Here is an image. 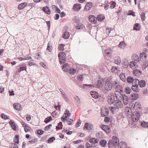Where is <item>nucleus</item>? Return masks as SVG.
Returning a JSON list of instances; mask_svg holds the SVG:
<instances>
[{
	"label": "nucleus",
	"instance_id": "obj_12",
	"mask_svg": "<svg viewBox=\"0 0 148 148\" xmlns=\"http://www.w3.org/2000/svg\"><path fill=\"white\" fill-rule=\"evenodd\" d=\"M131 108L126 107L125 108V112L126 115L128 117H130L132 114Z\"/></svg>",
	"mask_w": 148,
	"mask_h": 148
},
{
	"label": "nucleus",
	"instance_id": "obj_64",
	"mask_svg": "<svg viewBox=\"0 0 148 148\" xmlns=\"http://www.w3.org/2000/svg\"><path fill=\"white\" fill-rule=\"evenodd\" d=\"M75 99L77 103L79 104L80 103V99L77 96H76L75 97Z\"/></svg>",
	"mask_w": 148,
	"mask_h": 148
},
{
	"label": "nucleus",
	"instance_id": "obj_48",
	"mask_svg": "<svg viewBox=\"0 0 148 148\" xmlns=\"http://www.w3.org/2000/svg\"><path fill=\"white\" fill-rule=\"evenodd\" d=\"M56 139V138L54 137H51L49 138L47 141V142L49 143H52Z\"/></svg>",
	"mask_w": 148,
	"mask_h": 148
},
{
	"label": "nucleus",
	"instance_id": "obj_63",
	"mask_svg": "<svg viewBox=\"0 0 148 148\" xmlns=\"http://www.w3.org/2000/svg\"><path fill=\"white\" fill-rule=\"evenodd\" d=\"M52 126L51 124H49L47 126H46L44 128V130L46 131L48 130L49 129H51V127Z\"/></svg>",
	"mask_w": 148,
	"mask_h": 148
},
{
	"label": "nucleus",
	"instance_id": "obj_44",
	"mask_svg": "<svg viewBox=\"0 0 148 148\" xmlns=\"http://www.w3.org/2000/svg\"><path fill=\"white\" fill-rule=\"evenodd\" d=\"M119 77L123 81H125L126 80L125 77V74L123 73L120 74Z\"/></svg>",
	"mask_w": 148,
	"mask_h": 148
},
{
	"label": "nucleus",
	"instance_id": "obj_39",
	"mask_svg": "<svg viewBox=\"0 0 148 148\" xmlns=\"http://www.w3.org/2000/svg\"><path fill=\"white\" fill-rule=\"evenodd\" d=\"M104 18V16L103 15L100 14L97 16V19L99 21H101L103 20Z\"/></svg>",
	"mask_w": 148,
	"mask_h": 148
},
{
	"label": "nucleus",
	"instance_id": "obj_9",
	"mask_svg": "<svg viewBox=\"0 0 148 148\" xmlns=\"http://www.w3.org/2000/svg\"><path fill=\"white\" fill-rule=\"evenodd\" d=\"M113 104L114 106L118 108H121L123 107V104L122 102L120 100H115Z\"/></svg>",
	"mask_w": 148,
	"mask_h": 148
},
{
	"label": "nucleus",
	"instance_id": "obj_57",
	"mask_svg": "<svg viewBox=\"0 0 148 148\" xmlns=\"http://www.w3.org/2000/svg\"><path fill=\"white\" fill-rule=\"evenodd\" d=\"M141 125L143 127H148V123L145 121L142 122Z\"/></svg>",
	"mask_w": 148,
	"mask_h": 148
},
{
	"label": "nucleus",
	"instance_id": "obj_7",
	"mask_svg": "<svg viewBox=\"0 0 148 148\" xmlns=\"http://www.w3.org/2000/svg\"><path fill=\"white\" fill-rule=\"evenodd\" d=\"M108 110L105 107L102 108L101 109V114L102 116H105L108 114Z\"/></svg>",
	"mask_w": 148,
	"mask_h": 148
},
{
	"label": "nucleus",
	"instance_id": "obj_13",
	"mask_svg": "<svg viewBox=\"0 0 148 148\" xmlns=\"http://www.w3.org/2000/svg\"><path fill=\"white\" fill-rule=\"evenodd\" d=\"M101 127V129L107 133H109L111 131L110 127L108 125H102Z\"/></svg>",
	"mask_w": 148,
	"mask_h": 148
},
{
	"label": "nucleus",
	"instance_id": "obj_55",
	"mask_svg": "<svg viewBox=\"0 0 148 148\" xmlns=\"http://www.w3.org/2000/svg\"><path fill=\"white\" fill-rule=\"evenodd\" d=\"M113 29L111 27H107L106 30V32L107 34H109L111 31Z\"/></svg>",
	"mask_w": 148,
	"mask_h": 148
},
{
	"label": "nucleus",
	"instance_id": "obj_28",
	"mask_svg": "<svg viewBox=\"0 0 148 148\" xmlns=\"http://www.w3.org/2000/svg\"><path fill=\"white\" fill-rule=\"evenodd\" d=\"M122 64L123 66L125 68H127L129 65V63L128 60L126 59H124L123 61Z\"/></svg>",
	"mask_w": 148,
	"mask_h": 148
},
{
	"label": "nucleus",
	"instance_id": "obj_32",
	"mask_svg": "<svg viewBox=\"0 0 148 148\" xmlns=\"http://www.w3.org/2000/svg\"><path fill=\"white\" fill-rule=\"evenodd\" d=\"M133 73L135 76H138L141 75V72L139 70L136 69L133 71Z\"/></svg>",
	"mask_w": 148,
	"mask_h": 148
},
{
	"label": "nucleus",
	"instance_id": "obj_38",
	"mask_svg": "<svg viewBox=\"0 0 148 148\" xmlns=\"http://www.w3.org/2000/svg\"><path fill=\"white\" fill-rule=\"evenodd\" d=\"M0 116L2 119L4 120L10 119V116H9L3 113H1V114Z\"/></svg>",
	"mask_w": 148,
	"mask_h": 148
},
{
	"label": "nucleus",
	"instance_id": "obj_43",
	"mask_svg": "<svg viewBox=\"0 0 148 148\" xmlns=\"http://www.w3.org/2000/svg\"><path fill=\"white\" fill-rule=\"evenodd\" d=\"M98 141V139L93 138H91L89 140V141L90 143L94 144L97 143Z\"/></svg>",
	"mask_w": 148,
	"mask_h": 148
},
{
	"label": "nucleus",
	"instance_id": "obj_36",
	"mask_svg": "<svg viewBox=\"0 0 148 148\" xmlns=\"http://www.w3.org/2000/svg\"><path fill=\"white\" fill-rule=\"evenodd\" d=\"M52 120V117L51 116H49L45 119L44 122L46 123H47Z\"/></svg>",
	"mask_w": 148,
	"mask_h": 148
},
{
	"label": "nucleus",
	"instance_id": "obj_15",
	"mask_svg": "<svg viewBox=\"0 0 148 148\" xmlns=\"http://www.w3.org/2000/svg\"><path fill=\"white\" fill-rule=\"evenodd\" d=\"M123 103L125 105H127L129 101L128 97L125 95H123Z\"/></svg>",
	"mask_w": 148,
	"mask_h": 148
},
{
	"label": "nucleus",
	"instance_id": "obj_1",
	"mask_svg": "<svg viewBox=\"0 0 148 148\" xmlns=\"http://www.w3.org/2000/svg\"><path fill=\"white\" fill-rule=\"evenodd\" d=\"M147 54L144 52L141 53L140 54V61L143 63V68L145 69L148 66V60H147Z\"/></svg>",
	"mask_w": 148,
	"mask_h": 148
},
{
	"label": "nucleus",
	"instance_id": "obj_45",
	"mask_svg": "<svg viewBox=\"0 0 148 148\" xmlns=\"http://www.w3.org/2000/svg\"><path fill=\"white\" fill-rule=\"evenodd\" d=\"M17 144L15 143H12L10 145V148H19Z\"/></svg>",
	"mask_w": 148,
	"mask_h": 148
},
{
	"label": "nucleus",
	"instance_id": "obj_30",
	"mask_svg": "<svg viewBox=\"0 0 148 148\" xmlns=\"http://www.w3.org/2000/svg\"><path fill=\"white\" fill-rule=\"evenodd\" d=\"M109 109L113 114L115 113L116 111H118V108L115 107H110Z\"/></svg>",
	"mask_w": 148,
	"mask_h": 148
},
{
	"label": "nucleus",
	"instance_id": "obj_31",
	"mask_svg": "<svg viewBox=\"0 0 148 148\" xmlns=\"http://www.w3.org/2000/svg\"><path fill=\"white\" fill-rule=\"evenodd\" d=\"M133 61H136V62H138L139 58L138 56L136 54H134L132 56Z\"/></svg>",
	"mask_w": 148,
	"mask_h": 148
},
{
	"label": "nucleus",
	"instance_id": "obj_46",
	"mask_svg": "<svg viewBox=\"0 0 148 148\" xmlns=\"http://www.w3.org/2000/svg\"><path fill=\"white\" fill-rule=\"evenodd\" d=\"M100 145L102 147H104L106 145L107 142L105 140H101L99 143Z\"/></svg>",
	"mask_w": 148,
	"mask_h": 148
},
{
	"label": "nucleus",
	"instance_id": "obj_2",
	"mask_svg": "<svg viewBox=\"0 0 148 148\" xmlns=\"http://www.w3.org/2000/svg\"><path fill=\"white\" fill-rule=\"evenodd\" d=\"M59 61L61 64H62L65 62L66 58V54L64 52L60 53L58 55Z\"/></svg>",
	"mask_w": 148,
	"mask_h": 148
},
{
	"label": "nucleus",
	"instance_id": "obj_53",
	"mask_svg": "<svg viewBox=\"0 0 148 148\" xmlns=\"http://www.w3.org/2000/svg\"><path fill=\"white\" fill-rule=\"evenodd\" d=\"M116 90H119L120 91H121L122 90V87L119 85H116L115 87Z\"/></svg>",
	"mask_w": 148,
	"mask_h": 148
},
{
	"label": "nucleus",
	"instance_id": "obj_26",
	"mask_svg": "<svg viewBox=\"0 0 148 148\" xmlns=\"http://www.w3.org/2000/svg\"><path fill=\"white\" fill-rule=\"evenodd\" d=\"M19 135L18 134L15 135L14 138L13 142L14 143L18 144L19 142Z\"/></svg>",
	"mask_w": 148,
	"mask_h": 148
},
{
	"label": "nucleus",
	"instance_id": "obj_23",
	"mask_svg": "<svg viewBox=\"0 0 148 148\" xmlns=\"http://www.w3.org/2000/svg\"><path fill=\"white\" fill-rule=\"evenodd\" d=\"M27 3L26 2H24L19 4L18 6V9L19 10L23 9L27 5Z\"/></svg>",
	"mask_w": 148,
	"mask_h": 148
},
{
	"label": "nucleus",
	"instance_id": "obj_8",
	"mask_svg": "<svg viewBox=\"0 0 148 148\" xmlns=\"http://www.w3.org/2000/svg\"><path fill=\"white\" fill-rule=\"evenodd\" d=\"M138 62L134 61L130 62L129 63L130 67L132 69L137 68L138 67Z\"/></svg>",
	"mask_w": 148,
	"mask_h": 148
},
{
	"label": "nucleus",
	"instance_id": "obj_47",
	"mask_svg": "<svg viewBox=\"0 0 148 148\" xmlns=\"http://www.w3.org/2000/svg\"><path fill=\"white\" fill-rule=\"evenodd\" d=\"M133 78L131 76H129L126 79L127 82L129 83H131L133 82Z\"/></svg>",
	"mask_w": 148,
	"mask_h": 148
},
{
	"label": "nucleus",
	"instance_id": "obj_22",
	"mask_svg": "<svg viewBox=\"0 0 148 148\" xmlns=\"http://www.w3.org/2000/svg\"><path fill=\"white\" fill-rule=\"evenodd\" d=\"M121 59L119 56H116L114 59V62L116 64L119 65L121 62Z\"/></svg>",
	"mask_w": 148,
	"mask_h": 148
},
{
	"label": "nucleus",
	"instance_id": "obj_61",
	"mask_svg": "<svg viewBox=\"0 0 148 148\" xmlns=\"http://www.w3.org/2000/svg\"><path fill=\"white\" fill-rule=\"evenodd\" d=\"M127 14L128 15H132L133 16H135L134 12L132 10H130Z\"/></svg>",
	"mask_w": 148,
	"mask_h": 148
},
{
	"label": "nucleus",
	"instance_id": "obj_3",
	"mask_svg": "<svg viewBox=\"0 0 148 148\" xmlns=\"http://www.w3.org/2000/svg\"><path fill=\"white\" fill-rule=\"evenodd\" d=\"M130 106L132 109L138 110L140 108V103L138 102H136L135 103L133 102H131L130 104Z\"/></svg>",
	"mask_w": 148,
	"mask_h": 148
},
{
	"label": "nucleus",
	"instance_id": "obj_4",
	"mask_svg": "<svg viewBox=\"0 0 148 148\" xmlns=\"http://www.w3.org/2000/svg\"><path fill=\"white\" fill-rule=\"evenodd\" d=\"M115 101L114 96V94L112 93H109L108 95L107 99V101L108 104H113Z\"/></svg>",
	"mask_w": 148,
	"mask_h": 148
},
{
	"label": "nucleus",
	"instance_id": "obj_54",
	"mask_svg": "<svg viewBox=\"0 0 148 148\" xmlns=\"http://www.w3.org/2000/svg\"><path fill=\"white\" fill-rule=\"evenodd\" d=\"M131 90L130 88L128 87H126L125 89V92L127 94H129Z\"/></svg>",
	"mask_w": 148,
	"mask_h": 148
},
{
	"label": "nucleus",
	"instance_id": "obj_56",
	"mask_svg": "<svg viewBox=\"0 0 148 148\" xmlns=\"http://www.w3.org/2000/svg\"><path fill=\"white\" fill-rule=\"evenodd\" d=\"M65 46L63 44H60L59 45L58 49L60 51H64V47Z\"/></svg>",
	"mask_w": 148,
	"mask_h": 148
},
{
	"label": "nucleus",
	"instance_id": "obj_33",
	"mask_svg": "<svg viewBox=\"0 0 148 148\" xmlns=\"http://www.w3.org/2000/svg\"><path fill=\"white\" fill-rule=\"evenodd\" d=\"M81 8V5L80 4H76L74 5L73 8L74 10L75 11L79 10Z\"/></svg>",
	"mask_w": 148,
	"mask_h": 148
},
{
	"label": "nucleus",
	"instance_id": "obj_59",
	"mask_svg": "<svg viewBox=\"0 0 148 148\" xmlns=\"http://www.w3.org/2000/svg\"><path fill=\"white\" fill-rule=\"evenodd\" d=\"M70 34L68 32H64L63 34L62 37H69Z\"/></svg>",
	"mask_w": 148,
	"mask_h": 148
},
{
	"label": "nucleus",
	"instance_id": "obj_24",
	"mask_svg": "<svg viewBox=\"0 0 148 148\" xmlns=\"http://www.w3.org/2000/svg\"><path fill=\"white\" fill-rule=\"evenodd\" d=\"M126 46V45L125 42L123 41L120 42L118 45V47L121 49H123L125 48Z\"/></svg>",
	"mask_w": 148,
	"mask_h": 148
},
{
	"label": "nucleus",
	"instance_id": "obj_5",
	"mask_svg": "<svg viewBox=\"0 0 148 148\" xmlns=\"http://www.w3.org/2000/svg\"><path fill=\"white\" fill-rule=\"evenodd\" d=\"M140 116V114L139 112L134 113L132 116V119L133 122H137Z\"/></svg>",
	"mask_w": 148,
	"mask_h": 148
},
{
	"label": "nucleus",
	"instance_id": "obj_20",
	"mask_svg": "<svg viewBox=\"0 0 148 148\" xmlns=\"http://www.w3.org/2000/svg\"><path fill=\"white\" fill-rule=\"evenodd\" d=\"M138 94L136 92H135L131 94L130 96V98L133 100H136L138 99Z\"/></svg>",
	"mask_w": 148,
	"mask_h": 148
},
{
	"label": "nucleus",
	"instance_id": "obj_35",
	"mask_svg": "<svg viewBox=\"0 0 148 148\" xmlns=\"http://www.w3.org/2000/svg\"><path fill=\"white\" fill-rule=\"evenodd\" d=\"M132 89L134 91L136 92H138L139 89L138 88V86L137 84L133 85L132 87Z\"/></svg>",
	"mask_w": 148,
	"mask_h": 148
},
{
	"label": "nucleus",
	"instance_id": "obj_40",
	"mask_svg": "<svg viewBox=\"0 0 148 148\" xmlns=\"http://www.w3.org/2000/svg\"><path fill=\"white\" fill-rule=\"evenodd\" d=\"M83 87L87 89H89L94 87V86L93 85L84 84L83 85Z\"/></svg>",
	"mask_w": 148,
	"mask_h": 148
},
{
	"label": "nucleus",
	"instance_id": "obj_52",
	"mask_svg": "<svg viewBox=\"0 0 148 148\" xmlns=\"http://www.w3.org/2000/svg\"><path fill=\"white\" fill-rule=\"evenodd\" d=\"M118 70V68L115 66H112L111 69V71L112 73H116Z\"/></svg>",
	"mask_w": 148,
	"mask_h": 148
},
{
	"label": "nucleus",
	"instance_id": "obj_11",
	"mask_svg": "<svg viewBox=\"0 0 148 148\" xmlns=\"http://www.w3.org/2000/svg\"><path fill=\"white\" fill-rule=\"evenodd\" d=\"M115 95L116 99L119 100H121L123 97V95L119 91L116 90L114 93Z\"/></svg>",
	"mask_w": 148,
	"mask_h": 148
},
{
	"label": "nucleus",
	"instance_id": "obj_29",
	"mask_svg": "<svg viewBox=\"0 0 148 148\" xmlns=\"http://www.w3.org/2000/svg\"><path fill=\"white\" fill-rule=\"evenodd\" d=\"M42 10L48 14H49L51 13V12L49 8L47 6L44 7L42 8Z\"/></svg>",
	"mask_w": 148,
	"mask_h": 148
},
{
	"label": "nucleus",
	"instance_id": "obj_10",
	"mask_svg": "<svg viewBox=\"0 0 148 148\" xmlns=\"http://www.w3.org/2000/svg\"><path fill=\"white\" fill-rule=\"evenodd\" d=\"M9 123L11 126L12 129L14 131H16V125L14 121L13 120H11L9 122Z\"/></svg>",
	"mask_w": 148,
	"mask_h": 148
},
{
	"label": "nucleus",
	"instance_id": "obj_62",
	"mask_svg": "<svg viewBox=\"0 0 148 148\" xmlns=\"http://www.w3.org/2000/svg\"><path fill=\"white\" fill-rule=\"evenodd\" d=\"M38 139L37 138H35L32 140H29L28 142L30 144H32L34 143H35L37 142Z\"/></svg>",
	"mask_w": 148,
	"mask_h": 148
},
{
	"label": "nucleus",
	"instance_id": "obj_6",
	"mask_svg": "<svg viewBox=\"0 0 148 148\" xmlns=\"http://www.w3.org/2000/svg\"><path fill=\"white\" fill-rule=\"evenodd\" d=\"M104 88L106 90H110L112 87V85L111 82L108 81H106L104 85Z\"/></svg>",
	"mask_w": 148,
	"mask_h": 148
},
{
	"label": "nucleus",
	"instance_id": "obj_34",
	"mask_svg": "<svg viewBox=\"0 0 148 148\" xmlns=\"http://www.w3.org/2000/svg\"><path fill=\"white\" fill-rule=\"evenodd\" d=\"M90 93L92 97L93 98L96 99L98 97V93L95 92L91 91L90 92Z\"/></svg>",
	"mask_w": 148,
	"mask_h": 148
},
{
	"label": "nucleus",
	"instance_id": "obj_19",
	"mask_svg": "<svg viewBox=\"0 0 148 148\" xmlns=\"http://www.w3.org/2000/svg\"><path fill=\"white\" fill-rule=\"evenodd\" d=\"M111 140H112L115 145H116L117 146L118 145L119 140L118 138L116 136H113Z\"/></svg>",
	"mask_w": 148,
	"mask_h": 148
},
{
	"label": "nucleus",
	"instance_id": "obj_16",
	"mask_svg": "<svg viewBox=\"0 0 148 148\" xmlns=\"http://www.w3.org/2000/svg\"><path fill=\"white\" fill-rule=\"evenodd\" d=\"M13 106L14 109L17 111H20L21 110L22 108L21 105L19 103H14L13 105Z\"/></svg>",
	"mask_w": 148,
	"mask_h": 148
},
{
	"label": "nucleus",
	"instance_id": "obj_37",
	"mask_svg": "<svg viewBox=\"0 0 148 148\" xmlns=\"http://www.w3.org/2000/svg\"><path fill=\"white\" fill-rule=\"evenodd\" d=\"M138 84L140 87H143L145 86V82L143 80H141L138 82Z\"/></svg>",
	"mask_w": 148,
	"mask_h": 148
},
{
	"label": "nucleus",
	"instance_id": "obj_14",
	"mask_svg": "<svg viewBox=\"0 0 148 148\" xmlns=\"http://www.w3.org/2000/svg\"><path fill=\"white\" fill-rule=\"evenodd\" d=\"M93 128V125L91 123L89 124L88 123H85L84 128H86L88 130H91Z\"/></svg>",
	"mask_w": 148,
	"mask_h": 148
},
{
	"label": "nucleus",
	"instance_id": "obj_18",
	"mask_svg": "<svg viewBox=\"0 0 148 148\" xmlns=\"http://www.w3.org/2000/svg\"><path fill=\"white\" fill-rule=\"evenodd\" d=\"M88 18L90 21L92 23H95L97 21V18L93 15H90Z\"/></svg>",
	"mask_w": 148,
	"mask_h": 148
},
{
	"label": "nucleus",
	"instance_id": "obj_58",
	"mask_svg": "<svg viewBox=\"0 0 148 148\" xmlns=\"http://www.w3.org/2000/svg\"><path fill=\"white\" fill-rule=\"evenodd\" d=\"M34 60H30L29 61H28V65L29 66H34L36 64L35 63H34Z\"/></svg>",
	"mask_w": 148,
	"mask_h": 148
},
{
	"label": "nucleus",
	"instance_id": "obj_50",
	"mask_svg": "<svg viewBox=\"0 0 148 148\" xmlns=\"http://www.w3.org/2000/svg\"><path fill=\"white\" fill-rule=\"evenodd\" d=\"M69 115H64V114L61 118L62 121L63 122H64V121L65 120H67L69 119Z\"/></svg>",
	"mask_w": 148,
	"mask_h": 148
},
{
	"label": "nucleus",
	"instance_id": "obj_49",
	"mask_svg": "<svg viewBox=\"0 0 148 148\" xmlns=\"http://www.w3.org/2000/svg\"><path fill=\"white\" fill-rule=\"evenodd\" d=\"M139 24L138 23H135L133 27L134 29L137 31L139 30L140 28L139 26Z\"/></svg>",
	"mask_w": 148,
	"mask_h": 148
},
{
	"label": "nucleus",
	"instance_id": "obj_27",
	"mask_svg": "<svg viewBox=\"0 0 148 148\" xmlns=\"http://www.w3.org/2000/svg\"><path fill=\"white\" fill-rule=\"evenodd\" d=\"M119 148H125L127 147L126 143L123 142H121L119 143Z\"/></svg>",
	"mask_w": 148,
	"mask_h": 148
},
{
	"label": "nucleus",
	"instance_id": "obj_60",
	"mask_svg": "<svg viewBox=\"0 0 148 148\" xmlns=\"http://www.w3.org/2000/svg\"><path fill=\"white\" fill-rule=\"evenodd\" d=\"M140 17L141 20L142 21H144L145 19V14L144 12H142L141 13L140 15Z\"/></svg>",
	"mask_w": 148,
	"mask_h": 148
},
{
	"label": "nucleus",
	"instance_id": "obj_41",
	"mask_svg": "<svg viewBox=\"0 0 148 148\" xmlns=\"http://www.w3.org/2000/svg\"><path fill=\"white\" fill-rule=\"evenodd\" d=\"M75 27L77 29H83L84 27V26L82 24L79 23L77 24Z\"/></svg>",
	"mask_w": 148,
	"mask_h": 148
},
{
	"label": "nucleus",
	"instance_id": "obj_17",
	"mask_svg": "<svg viewBox=\"0 0 148 148\" xmlns=\"http://www.w3.org/2000/svg\"><path fill=\"white\" fill-rule=\"evenodd\" d=\"M108 145L109 148H116L118 146L114 144L112 140H110L108 143Z\"/></svg>",
	"mask_w": 148,
	"mask_h": 148
},
{
	"label": "nucleus",
	"instance_id": "obj_21",
	"mask_svg": "<svg viewBox=\"0 0 148 148\" xmlns=\"http://www.w3.org/2000/svg\"><path fill=\"white\" fill-rule=\"evenodd\" d=\"M70 66L68 64L66 63L63 65L62 69L63 71L66 72L70 69Z\"/></svg>",
	"mask_w": 148,
	"mask_h": 148
},
{
	"label": "nucleus",
	"instance_id": "obj_42",
	"mask_svg": "<svg viewBox=\"0 0 148 148\" xmlns=\"http://www.w3.org/2000/svg\"><path fill=\"white\" fill-rule=\"evenodd\" d=\"M31 130V127L28 125L24 128V131L26 133H27L30 131Z\"/></svg>",
	"mask_w": 148,
	"mask_h": 148
},
{
	"label": "nucleus",
	"instance_id": "obj_51",
	"mask_svg": "<svg viewBox=\"0 0 148 148\" xmlns=\"http://www.w3.org/2000/svg\"><path fill=\"white\" fill-rule=\"evenodd\" d=\"M44 131L42 130V129H40L37 130V131L36 132V134H37L39 135H42L44 132Z\"/></svg>",
	"mask_w": 148,
	"mask_h": 148
},
{
	"label": "nucleus",
	"instance_id": "obj_25",
	"mask_svg": "<svg viewBox=\"0 0 148 148\" xmlns=\"http://www.w3.org/2000/svg\"><path fill=\"white\" fill-rule=\"evenodd\" d=\"M103 80L101 79L98 81L97 86L98 88H101L103 86Z\"/></svg>",
	"mask_w": 148,
	"mask_h": 148
}]
</instances>
